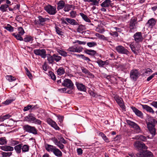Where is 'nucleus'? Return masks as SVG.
<instances>
[{
    "instance_id": "obj_41",
    "label": "nucleus",
    "mask_w": 157,
    "mask_h": 157,
    "mask_svg": "<svg viewBox=\"0 0 157 157\" xmlns=\"http://www.w3.org/2000/svg\"><path fill=\"white\" fill-rule=\"evenodd\" d=\"M4 28L11 32L14 31V28L9 24H8L6 26H5Z\"/></svg>"
},
{
    "instance_id": "obj_50",
    "label": "nucleus",
    "mask_w": 157,
    "mask_h": 157,
    "mask_svg": "<svg viewBox=\"0 0 157 157\" xmlns=\"http://www.w3.org/2000/svg\"><path fill=\"white\" fill-rule=\"evenodd\" d=\"M12 153L11 152H2V155L3 157H9L11 155Z\"/></svg>"
},
{
    "instance_id": "obj_5",
    "label": "nucleus",
    "mask_w": 157,
    "mask_h": 157,
    "mask_svg": "<svg viewBox=\"0 0 157 157\" xmlns=\"http://www.w3.org/2000/svg\"><path fill=\"white\" fill-rule=\"evenodd\" d=\"M116 51L119 54H126L129 56L130 55V52L124 47L121 45H118L115 48Z\"/></svg>"
},
{
    "instance_id": "obj_56",
    "label": "nucleus",
    "mask_w": 157,
    "mask_h": 157,
    "mask_svg": "<svg viewBox=\"0 0 157 157\" xmlns=\"http://www.w3.org/2000/svg\"><path fill=\"white\" fill-rule=\"evenodd\" d=\"M49 75L51 77V79L53 80H55L56 79V77L54 73L52 71L49 72Z\"/></svg>"
},
{
    "instance_id": "obj_20",
    "label": "nucleus",
    "mask_w": 157,
    "mask_h": 157,
    "mask_svg": "<svg viewBox=\"0 0 157 157\" xmlns=\"http://www.w3.org/2000/svg\"><path fill=\"white\" fill-rule=\"evenodd\" d=\"M38 19L39 21H35V24H39L41 25H43L44 22L47 21H48L50 20V19L49 18H44L41 16L38 17Z\"/></svg>"
},
{
    "instance_id": "obj_58",
    "label": "nucleus",
    "mask_w": 157,
    "mask_h": 157,
    "mask_svg": "<svg viewBox=\"0 0 157 157\" xmlns=\"http://www.w3.org/2000/svg\"><path fill=\"white\" fill-rule=\"evenodd\" d=\"M57 117L59 120V122L60 123V124H61V123L63 122V117L60 116L59 115H58L57 116Z\"/></svg>"
},
{
    "instance_id": "obj_8",
    "label": "nucleus",
    "mask_w": 157,
    "mask_h": 157,
    "mask_svg": "<svg viewBox=\"0 0 157 157\" xmlns=\"http://www.w3.org/2000/svg\"><path fill=\"white\" fill-rule=\"evenodd\" d=\"M126 122L128 124L134 129L135 132L137 133L140 132V129L137 124L129 120H127Z\"/></svg>"
},
{
    "instance_id": "obj_11",
    "label": "nucleus",
    "mask_w": 157,
    "mask_h": 157,
    "mask_svg": "<svg viewBox=\"0 0 157 157\" xmlns=\"http://www.w3.org/2000/svg\"><path fill=\"white\" fill-rule=\"evenodd\" d=\"M62 85L66 86L71 89H73L74 88V85L71 80L69 79H65L62 83Z\"/></svg>"
},
{
    "instance_id": "obj_14",
    "label": "nucleus",
    "mask_w": 157,
    "mask_h": 157,
    "mask_svg": "<svg viewBox=\"0 0 157 157\" xmlns=\"http://www.w3.org/2000/svg\"><path fill=\"white\" fill-rule=\"evenodd\" d=\"M82 48L81 47H77L75 46H73L70 47L67 50V51L70 52L79 53L82 51Z\"/></svg>"
},
{
    "instance_id": "obj_34",
    "label": "nucleus",
    "mask_w": 157,
    "mask_h": 157,
    "mask_svg": "<svg viewBox=\"0 0 157 157\" xmlns=\"http://www.w3.org/2000/svg\"><path fill=\"white\" fill-rule=\"evenodd\" d=\"M79 14L84 20L86 22H91L90 20L86 15L82 13H80Z\"/></svg>"
},
{
    "instance_id": "obj_47",
    "label": "nucleus",
    "mask_w": 157,
    "mask_h": 157,
    "mask_svg": "<svg viewBox=\"0 0 157 157\" xmlns=\"http://www.w3.org/2000/svg\"><path fill=\"white\" fill-rule=\"evenodd\" d=\"M146 151H140L137 154V157H146Z\"/></svg>"
},
{
    "instance_id": "obj_51",
    "label": "nucleus",
    "mask_w": 157,
    "mask_h": 157,
    "mask_svg": "<svg viewBox=\"0 0 157 157\" xmlns=\"http://www.w3.org/2000/svg\"><path fill=\"white\" fill-rule=\"evenodd\" d=\"M88 2H91L92 3L90 4L92 5L98 6V1L97 0H88Z\"/></svg>"
},
{
    "instance_id": "obj_43",
    "label": "nucleus",
    "mask_w": 157,
    "mask_h": 157,
    "mask_svg": "<svg viewBox=\"0 0 157 157\" xmlns=\"http://www.w3.org/2000/svg\"><path fill=\"white\" fill-rule=\"evenodd\" d=\"M57 52L60 55L62 56L66 57L67 56V52L62 50L58 49L57 50Z\"/></svg>"
},
{
    "instance_id": "obj_33",
    "label": "nucleus",
    "mask_w": 157,
    "mask_h": 157,
    "mask_svg": "<svg viewBox=\"0 0 157 157\" xmlns=\"http://www.w3.org/2000/svg\"><path fill=\"white\" fill-rule=\"evenodd\" d=\"M87 54L91 56H94L96 53V52L93 50L86 49L84 51Z\"/></svg>"
},
{
    "instance_id": "obj_22",
    "label": "nucleus",
    "mask_w": 157,
    "mask_h": 157,
    "mask_svg": "<svg viewBox=\"0 0 157 157\" xmlns=\"http://www.w3.org/2000/svg\"><path fill=\"white\" fill-rule=\"evenodd\" d=\"M131 108L133 110V111L137 116L141 117H143L142 113L136 107L134 106H132L131 107Z\"/></svg>"
},
{
    "instance_id": "obj_53",
    "label": "nucleus",
    "mask_w": 157,
    "mask_h": 157,
    "mask_svg": "<svg viewBox=\"0 0 157 157\" xmlns=\"http://www.w3.org/2000/svg\"><path fill=\"white\" fill-rule=\"evenodd\" d=\"M6 143L7 141L5 137H1L0 138V144H6Z\"/></svg>"
},
{
    "instance_id": "obj_2",
    "label": "nucleus",
    "mask_w": 157,
    "mask_h": 157,
    "mask_svg": "<svg viewBox=\"0 0 157 157\" xmlns=\"http://www.w3.org/2000/svg\"><path fill=\"white\" fill-rule=\"evenodd\" d=\"M58 139L59 140V141L55 137H52L51 139V140L54 144L57 146L60 149L62 150L64 148V146L61 143L64 144H66L67 143V141L62 137H61L60 138H58Z\"/></svg>"
},
{
    "instance_id": "obj_57",
    "label": "nucleus",
    "mask_w": 157,
    "mask_h": 157,
    "mask_svg": "<svg viewBox=\"0 0 157 157\" xmlns=\"http://www.w3.org/2000/svg\"><path fill=\"white\" fill-rule=\"evenodd\" d=\"M146 157H153L152 153L148 151H146Z\"/></svg>"
},
{
    "instance_id": "obj_61",
    "label": "nucleus",
    "mask_w": 157,
    "mask_h": 157,
    "mask_svg": "<svg viewBox=\"0 0 157 157\" xmlns=\"http://www.w3.org/2000/svg\"><path fill=\"white\" fill-rule=\"evenodd\" d=\"M61 23L63 24L64 25H68L67 22L66 18L65 19H64L63 18H62L61 19Z\"/></svg>"
},
{
    "instance_id": "obj_21",
    "label": "nucleus",
    "mask_w": 157,
    "mask_h": 157,
    "mask_svg": "<svg viewBox=\"0 0 157 157\" xmlns=\"http://www.w3.org/2000/svg\"><path fill=\"white\" fill-rule=\"evenodd\" d=\"M45 147L46 150L49 152H52L56 147L53 145L48 144H45Z\"/></svg>"
},
{
    "instance_id": "obj_13",
    "label": "nucleus",
    "mask_w": 157,
    "mask_h": 157,
    "mask_svg": "<svg viewBox=\"0 0 157 157\" xmlns=\"http://www.w3.org/2000/svg\"><path fill=\"white\" fill-rule=\"evenodd\" d=\"M139 46V45H138ZM129 47L131 49L132 51L134 54L137 55L139 53V48L138 47V45H136V43H132L129 45Z\"/></svg>"
},
{
    "instance_id": "obj_44",
    "label": "nucleus",
    "mask_w": 157,
    "mask_h": 157,
    "mask_svg": "<svg viewBox=\"0 0 157 157\" xmlns=\"http://www.w3.org/2000/svg\"><path fill=\"white\" fill-rule=\"evenodd\" d=\"M99 136L102 137V138L106 142H109V140L108 138L102 132H101L99 134Z\"/></svg>"
},
{
    "instance_id": "obj_24",
    "label": "nucleus",
    "mask_w": 157,
    "mask_h": 157,
    "mask_svg": "<svg viewBox=\"0 0 157 157\" xmlns=\"http://www.w3.org/2000/svg\"><path fill=\"white\" fill-rule=\"evenodd\" d=\"M0 148L5 151H12L13 150V147L7 145L1 146Z\"/></svg>"
},
{
    "instance_id": "obj_7",
    "label": "nucleus",
    "mask_w": 157,
    "mask_h": 157,
    "mask_svg": "<svg viewBox=\"0 0 157 157\" xmlns=\"http://www.w3.org/2000/svg\"><path fill=\"white\" fill-rule=\"evenodd\" d=\"M139 74V72L138 70L135 69H133L130 72V78L131 79L136 81L138 78Z\"/></svg>"
},
{
    "instance_id": "obj_46",
    "label": "nucleus",
    "mask_w": 157,
    "mask_h": 157,
    "mask_svg": "<svg viewBox=\"0 0 157 157\" xmlns=\"http://www.w3.org/2000/svg\"><path fill=\"white\" fill-rule=\"evenodd\" d=\"M53 55L54 60L56 62L59 61L61 59V57L58 56V55L54 54Z\"/></svg>"
},
{
    "instance_id": "obj_9",
    "label": "nucleus",
    "mask_w": 157,
    "mask_h": 157,
    "mask_svg": "<svg viewBox=\"0 0 157 157\" xmlns=\"http://www.w3.org/2000/svg\"><path fill=\"white\" fill-rule=\"evenodd\" d=\"M33 51L35 55L40 56L43 58L45 59L46 57V52L45 49H35Z\"/></svg>"
},
{
    "instance_id": "obj_37",
    "label": "nucleus",
    "mask_w": 157,
    "mask_h": 157,
    "mask_svg": "<svg viewBox=\"0 0 157 157\" xmlns=\"http://www.w3.org/2000/svg\"><path fill=\"white\" fill-rule=\"evenodd\" d=\"M11 117V116L10 114H6L0 117V121H3Z\"/></svg>"
},
{
    "instance_id": "obj_63",
    "label": "nucleus",
    "mask_w": 157,
    "mask_h": 157,
    "mask_svg": "<svg viewBox=\"0 0 157 157\" xmlns=\"http://www.w3.org/2000/svg\"><path fill=\"white\" fill-rule=\"evenodd\" d=\"M77 151L78 155H81L82 153V150L81 148H77Z\"/></svg>"
},
{
    "instance_id": "obj_49",
    "label": "nucleus",
    "mask_w": 157,
    "mask_h": 157,
    "mask_svg": "<svg viewBox=\"0 0 157 157\" xmlns=\"http://www.w3.org/2000/svg\"><path fill=\"white\" fill-rule=\"evenodd\" d=\"M116 101L121 107H123L124 105L122 101V99L120 98H116Z\"/></svg>"
},
{
    "instance_id": "obj_38",
    "label": "nucleus",
    "mask_w": 157,
    "mask_h": 157,
    "mask_svg": "<svg viewBox=\"0 0 157 157\" xmlns=\"http://www.w3.org/2000/svg\"><path fill=\"white\" fill-rule=\"evenodd\" d=\"M8 8L9 6L7 4L2 5L0 7V10L2 12H6L7 10V8Z\"/></svg>"
},
{
    "instance_id": "obj_29",
    "label": "nucleus",
    "mask_w": 157,
    "mask_h": 157,
    "mask_svg": "<svg viewBox=\"0 0 157 157\" xmlns=\"http://www.w3.org/2000/svg\"><path fill=\"white\" fill-rule=\"evenodd\" d=\"M97 63L98 64L99 67H102L105 65H108L109 64L107 60L103 61L101 59H99L97 61Z\"/></svg>"
},
{
    "instance_id": "obj_31",
    "label": "nucleus",
    "mask_w": 157,
    "mask_h": 157,
    "mask_svg": "<svg viewBox=\"0 0 157 157\" xmlns=\"http://www.w3.org/2000/svg\"><path fill=\"white\" fill-rule=\"evenodd\" d=\"M22 152L23 153L29 152V146L27 144L22 145Z\"/></svg>"
},
{
    "instance_id": "obj_52",
    "label": "nucleus",
    "mask_w": 157,
    "mask_h": 157,
    "mask_svg": "<svg viewBox=\"0 0 157 157\" xmlns=\"http://www.w3.org/2000/svg\"><path fill=\"white\" fill-rule=\"evenodd\" d=\"M81 70L82 72L85 74H87L89 75H92V74L90 72H89V71L86 69L84 68V67H82Z\"/></svg>"
},
{
    "instance_id": "obj_60",
    "label": "nucleus",
    "mask_w": 157,
    "mask_h": 157,
    "mask_svg": "<svg viewBox=\"0 0 157 157\" xmlns=\"http://www.w3.org/2000/svg\"><path fill=\"white\" fill-rule=\"evenodd\" d=\"M13 101V99H7L5 101L3 102L2 103L5 105H8Z\"/></svg>"
},
{
    "instance_id": "obj_28",
    "label": "nucleus",
    "mask_w": 157,
    "mask_h": 157,
    "mask_svg": "<svg viewBox=\"0 0 157 157\" xmlns=\"http://www.w3.org/2000/svg\"><path fill=\"white\" fill-rule=\"evenodd\" d=\"M141 105L143 108L146 110L148 112H149V113H154V111L150 106L147 105Z\"/></svg>"
},
{
    "instance_id": "obj_6",
    "label": "nucleus",
    "mask_w": 157,
    "mask_h": 157,
    "mask_svg": "<svg viewBox=\"0 0 157 157\" xmlns=\"http://www.w3.org/2000/svg\"><path fill=\"white\" fill-rule=\"evenodd\" d=\"M23 128L25 131L29 133H32L34 135L37 133V130L35 127L26 125L23 126Z\"/></svg>"
},
{
    "instance_id": "obj_45",
    "label": "nucleus",
    "mask_w": 157,
    "mask_h": 157,
    "mask_svg": "<svg viewBox=\"0 0 157 157\" xmlns=\"http://www.w3.org/2000/svg\"><path fill=\"white\" fill-rule=\"evenodd\" d=\"M6 79L9 82H13L16 80V78L15 77H13L11 75L6 76Z\"/></svg>"
},
{
    "instance_id": "obj_39",
    "label": "nucleus",
    "mask_w": 157,
    "mask_h": 157,
    "mask_svg": "<svg viewBox=\"0 0 157 157\" xmlns=\"http://www.w3.org/2000/svg\"><path fill=\"white\" fill-rule=\"evenodd\" d=\"M33 38L30 36L26 35L23 40L25 42H28L33 40Z\"/></svg>"
},
{
    "instance_id": "obj_23",
    "label": "nucleus",
    "mask_w": 157,
    "mask_h": 157,
    "mask_svg": "<svg viewBox=\"0 0 157 157\" xmlns=\"http://www.w3.org/2000/svg\"><path fill=\"white\" fill-rule=\"evenodd\" d=\"M135 146L139 147L142 149H147V147L144 144L143 142H136L135 143Z\"/></svg>"
},
{
    "instance_id": "obj_16",
    "label": "nucleus",
    "mask_w": 157,
    "mask_h": 157,
    "mask_svg": "<svg viewBox=\"0 0 157 157\" xmlns=\"http://www.w3.org/2000/svg\"><path fill=\"white\" fill-rule=\"evenodd\" d=\"M35 120L36 118L34 115L32 113H30L24 117V121L33 123Z\"/></svg>"
},
{
    "instance_id": "obj_15",
    "label": "nucleus",
    "mask_w": 157,
    "mask_h": 157,
    "mask_svg": "<svg viewBox=\"0 0 157 157\" xmlns=\"http://www.w3.org/2000/svg\"><path fill=\"white\" fill-rule=\"evenodd\" d=\"M134 40L137 43L141 42L143 40V38L141 32H137L134 35Z\"/></svg>"
},
{
    "instance_id": "obj_42",
    "label": "nucleus",
    "mask_w": 157,
    "mask_h": 157,
    "mask_svg": "<svg viewBox=\"0 0 157 157\" xmlns=\"http://www.w3.org/2000/svg\"><path fill=\"white\" fill-rule=\"evenodd\" d=\"M56 31L59 35L62 36L63 35V32L62 31L61 29L56 26L55 27Z\"/></svg>"
},
{
    "instance_id": "obj_48",
    "label": "nucleus",
    "mask_w": 157,
    "mask_h": 157,
    "mask_svg": "<svg viewBox=\"0 0 157 157\" xmlns=\"http://www.w3.org/2000/svg\"><path fill=\"white\" fill-rule=\"evenodd\" d=\"M84 29V26L81 25L78 26V28L77 29V31L78 32L82 33L83 32V31Z\"/></svg>"
},
{
    "instance_id": "obj_4",
    "label": "nucleus",
    "mask_w": 157,
    "mask_h": 157,
    "mask_svg": "<svg viewBox=\"0 0 157 157\" xmlns=\"http://www.w3.org/2000/svg\"><path fill=\"white\" fill-rule=\"evenodd\" d=\"M18 33H14L12 34V35L17 40L20 41L23 40V39L21 37L25 33V31L23 28L21 27H18L17 28Z\"/></svg>"
},
{
    "instance_id": "obj_30",
    "label": "nucleus",
    "mask_w": 157,
    "mask_h": 157,
    "mask_svg": "<svg viewBox=\"0 0 157 157\" xmlns=\"http://www.w3.org/2000/svg\"><path fill=\"white\" fill-rule=\"evenodd\" d=\"M66 20L67 23L72 25H78L77 22L74 19L66 18Z\"/></svg>"
},
{
    "instance_id": "obj_1",
    "label": "nucleus",
    "mask_w": 157,
    "mask_h": 157,
    "mask_svg": "<svg viewBox=\"0 0 157 157\" xmlns=\"http://www.w3.org/2000/svg\"><path fill=\"white\" fill-rule=\"evenodd\" d=\"M156 122L155 119L153 117L150 118L149 119L148 122H147V128L150 132L151 134L152 137L155 134L156 131L155 126Z\"/></svg>"
},
{
    "instance_id": "obj_62",
    "label": "nucleus",
    "mask_w": 157,
    "mask_h": 157,
    "mask_svg": "<svg viewBox=\"0 0 157 157\" xmlns=\"http://www.w3.org/2000/svg\"><path fill=\"white\" fill-rule=\"evenodd\" d=\"M123 67L124 69H127L128 68H129L130 67V65L129 63H126L124 64L123 65Z\"/></svg>"
},
{
    "instance_id": "obj_55",
    "label": "nucleus",
    "mask_w": 157,
    "mask_h": 157,
    "mask_svg": "<svg viewBox=\"0 0 157 157\" xmlns=\"http://www.w3.org/2000/svg\"><path fill=\"white\" fill-rule=\"evenodd\" d=\"M87 45L89 47H91L97 45V43L96 42H89L87 43Z\"/></svg>"
},
{
    "instance_id": "obj_27",
    "label": "nucleus",
    "mask_w": 157,
    "mask_h": 157,
    "mask_svg": "<svg viewBox=\"0 0 157 157\" xmlns=\"http://www.w3.org/2000/svg\"><path fill=\"white\" fill-rule=\"evenodd\" d=\"M71 9L74 10L75 9V6L73 5L67 4L65 6L63 10L65 12H68Z\"/></svg>"
},
{
    "instance_id": "obj_12",
    "label": "nucleus",
    "mask_w": 157,
    "mask_h": 157,
    "mask_svg": "<svg viewBox=\"0 0 157 157\" xmlns=\"http://www.w3.org/2000/svg\"><path fill=\"white\" fill-rule=\"evenodd\" d=\"M47 122L48 124L50 125L56 130H59L60 129L59 127L58 126L56 122L53 121L50 118H48L47 119Z\"/></svg>"
},
{
    "instance_id": "obj_25",
    "label": "nucleus",
    "mask_w": 157,
    "mask_h": 157,
    "mask_svg": "<svg viewBox=\"0 0 157 157\" xmlns=\"http://www.w3.org/2000/svg\"><path fill=\"white\" fill-rule=\"evenodd\" d=\"M22 144H20L15 146L14 148L16 153L17 154H20L21 153L22 150Z\"/></svg>"
},
{
    "instance_id": "obj_36",
    "label": "nucleus",
    "mask_w": 157,
    "mask_h": 157,
    "mask_svg": "<svg viewBox=\"0 0 157 157\" xmlns=\"http://www.w3.org/2000/svg\"><path fill=\"white\" fill-rule=\"evenodd\" d=\"M57 73L58 75L61 76L65 73V70L63 67H60L57 70Z\"/></svg>"
},
{
    "instance_id": "obj_10",
    "label": "nucleus",
    "mask_w": 157,
    "mask_h": 157,
    "mask_svg": "<svg viewBox=\"0 0 157 157\" xmlns=\"http://www.w3.org/2000/svg\"><path fill=\"white\" fill-rule=\"evenodd\" d=\"M45 10L51 15H54L56 13V8L50 5L44 7Z\"/></svg>"
},
{
    "instance_id": "obj_40",
    "label": "nucleus",
    "mask_w": 157,
    "mask_h": 157,
    "mask_svg": "<svg viewBox=\"0 0 157 157\" xmlns=\"http://www.w3.org/2000/svg\"><path fill=\"white\" fill-rule=\"evenodd\" d=\"M31 108L32 109H36V108H37V107L35 106H33V105H28L27 106L25 107L24 108V111H27Z\"/></svg>"
},
{
    "instance_id": "obj_32",
    "label": "nucleus",
    "mask_w": 157,
    "mask_h": 157,
    "mask_svg": "<svg viewBox=\"0 0 157 157\" xmlns=\"http://www.w3.org/2000/svg\"><path fill=\"white\" fill-rule=\"evenodd\" d=\"M65 6V2L61 0L59 1L57 3V9L58 10L62 9Z\"/></svg>"
},
{
    "instance_id": "obj_19",
    "label": "nucleus",
    "mask_w": 157,
    "mask_h": 157,
    "mask_svg": "<svg viewBox=\"0 0 157 157\" xmlns=\"http://www.w3.org/2000/svg\"><path fill=\"white\" fill-rule=\"evenodd\" d=\"M75 84L78 90L84 92L86 91V86L83 84L78 82H76Z\"/></svg>"
},
{
    "instance_id": "obj_35",
    "label": "nucleus",
    "mask_w": 157,
    "mask_h": 157,
    "mask_svg": "<svg viewBox=\"0 0 157 157\" xmlns=\"http://www.w3.org/2000/svg\"><path fill=\"white\" fill-rule=\"evenodd\" d=\"M133 139L140 140L143 141H145L147 140L146 137L143 135L137 136H135L133 138Z\"/></svg>"
},
{
    "instance_id": "obj_17",
    "label": "nucleus",
    "mask_w": 157,
    "mask_h": 157,
    "mask_svg": "<svg viewBox=\"0 0 157 157\" xmlns=\"http://www.w3.org/2000/svg\"><path fill=\"white\" fill-rule=\"evenodd\" d=\"M156 21L155 19L151 18L149 20L146 24V25L150 29H152L155 25Z\"/></svg>"
},
{
    "instance_id": "obj_26",
    "label": "nucleus",
    "mask_w": 157,
    "mask_h": 157,
    "mask_svg": "<svg viewBox=\"0 0 157 157\" xmlns=\"http://www.w3.org/2000/svg\"><path fill=\"white\" fill-rule=\"evenodd\" d=\"M52 152L58 157H61L62 156V153L61 151L56 147L55 148Z\"/></svg>"
},
{
    "instance_id": "obj_59",
    "label": "nucleus",
    "mask_w": 157,
    "mask_h": 157,
    "mask_svg": "<svg viewBox=\"0 0 157 157\" xmlns=\"http://www.w3.org/2000/svg\"><path fill=\"white\" fill-rule=\"evenodd\" d=\"M70 14L72 18H75L76 16V12L75 11L72 10L70 12Z\"/></svg>"
},
{
    "instance_id": "obj_18",
    "label": "nucleus",
    "mask_w": 157,
    "mask_h": 157,
    "mask_svg": "<svg viewBox=\"0 0 157 157\" xmlns=\"http://www.w3.org/2000/svg\"><path fill=\"white\" fill-rule=\"evenodd\" d=\"M100 6L101 7L109 8L112 6L111 1V0H105L100 4Z\"/></svg>"
},
{
    "instance_id": "obj_54",
    "label": "nucleus",
    "mask_w": 157,
    "mask_h": 157,
    "mask_svg": "<svg viewBox=\"0 0 157 157\" xmlns=\"http://www.w3.org/2000/svg\"><path fill=\"white\" fill-rule=\"evenodd\" d=\"M48 60L49 63H52L54 61V59L53 57V55L50 56L49 57H48Z\"/></svg>"
},
{
    "instance_id": "obj_3",
    "label": "nucleus",
    "mask_w": 157,
    "mask_h": 157,
    "mask_svg": "<svg viewBox=\"0 0 157 157\" xmlns=\"http://www.w3.org/2000/svg\"><path fill=\"white\" fill-rule=\"evenodd\" d=\"M137 24V18L134 17L132 18L130 21L129 22L130 31L131 32L136 31Z\"/></svg>"
},
{
    "instance_id": "obj_64",
    "label": "nucleus",
    "mask_w": 157,
    "mask_h": 157,
    "mask_svg": "<svg viewBox=\"0 0 157 157\" xmlns=\"http://www.w3.org/2000/svg\"><path fill=\"white\" fill-rule=\"evenodd\" d=\"M110 34L111 35L117 37L118 36V34L117 33L116 31L112 32L110 33Z\"/></svg>"
}]
</instances>
